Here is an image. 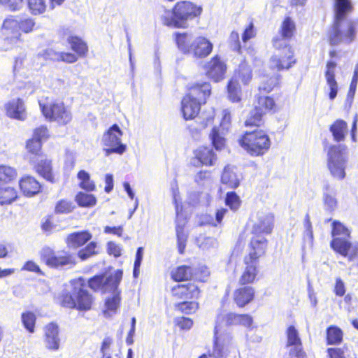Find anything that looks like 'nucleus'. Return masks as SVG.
Segmentation results:
<instances>
[{"label":"nucleus","mask_w":358,"mask_h":358,"mask_svg":"<svg viewBox=\"0 0 358 358\" xmlns=\"http://www.w3.org/2000/svg\"><path fill=\"white\" fill-rule=\"evenodd\" d=\"M123 270L117 269L113 273L106 271L99 273L86 280L78 277L71 281V291L62 290L57 296V303L62 308L87 313L93 309L95 296L87 289L102 294H113L105 299V313H115L121 302V291L119 286L123 278Z\"/></svg>","instance_id":"f257e3e1"},{"label":"nucleus","mask_w":358,"mask_h":358,"mask_svg":"<svg viewBox=\"0 0 358 358\" xmlns=\"http://www.w3.org/2000/svg\"><path fill=\"white\" fill-rule=\"evenodd\" d=\"M252 323V317L247 313L229 312L226 314H218L216 317L213 331V353L219 357H222L224 349L231 343V334L227 332H221L224 326H241L250 328Z\"/></svg>","instance_id":"f03ea898"},{"label":"nucleus","mask_w":358,"mask_h":358,"mask_svg":"<svg viewBox=\"0 0 358 358\" xmlns=\"http://www.w3.org/2000/svg\"><path fill=\"white\" fill-rule=\"evenodd\" d=\"M66 42L73 52H57L53 50H46L43 52L44 58L54 62L73 64L80 58H85L87 56L89 47L87 43L82 37L70 34L66 38Z\"/></svg>","instance_id":"7ed1b4c3"},{"label":"nucleus","mask_w":358,"mask_h":358,"mask_svg":"<svg viewBox=\"0 0 358 358\" xmlns=\"http://www.w3.org/2000/svg\"><path fill=\"white\" fill-rule=\"evenodd\" d=\"M202 7L187 0L176 2L171 8V16L164 15L162 21L164 25L174 28H186L187 22L199 17Z\"/></svg>","instance_id":"20e7f679"},{"label":"nucleus","mask_w":358,"mask_h":358,"mask_svg":"<svg viewBox=\"0 0 358 358\" xmlns=\"http://www.w3.org/2000/svg\"><path fill=\"white\" fill-rule=\"evenodd\" d=\"M281 76L279 73L267 76L258 87V93L255 95L254 106L266 115H272L279 110V105L273 96L266 94L280 85Z\"/></svg>","instance_id":"39448f33"},{"label":"nucleus","mask_w":358,"mask_h":358,"mask_svg":"<svg viewBox=\"0 0 358 358\" xmlns=\"http://www.w3.org/2000/svg\"><path fill=\"white\" fill-rule=\"evenodd\" d=\"M238 143L250 156L257 157L268 152L271 140L265 130L258 129L244 131L239 136Z\"/></svg>","instance_id":"423d86ee"},{"label":"nucleus","mask_w":358,"mask_h":358,"mask_svg":"<svg viewBox=\"0 0 358 358\" xmlns=\"http://www.w3.org/2000/svg\"><path fill=\"white\" fill-rule=\"evenodd\" d=\"M36 29V22L31 17H22L9 15L3 21L1 34L3 41L8 45L16 44L21 40V32L29 34Z\"/></svg>","instance_id":"0eeeda50"},{"label":"nucleus","mask_w":358,"mask_h":358,"mask_svg":"<svg viewBox=\"0 0 358 358\" xmlns=\"http://www.w3.org/2000/svg\"><path fill=\"white\" fill-rule=\"evenodd\" d=\"M281 39L273 38L272 44L278 51L269 59V69L272 71H288L297 63L293 47L287 43H281Z\"/></svg>","instance_id":"6e6552de"},{"label":"nucleus","mask_w":358,"mask_h":358,"mask_svg":"<svg viewBox=\"0 0 358 358\" xmlns=\"http://www.w3.org/2000/svg\"><path fill=\"white\" fill-rule=\"evenodd\" d=\"M42 115L46 120L56 122L59 126H65L72 120V114L69 107L59 99L45 97L39 101Z\"/></svg>","instance_id":"1a4fd4ad"},{"label":"nucleus","mask_w":358,"mask_h":358,"mask_svg":"<svg viewBox=\"0 0 358 358\" xmlns=\"http://www.w3.org/2000/svg\"><path fill=\"white\" fill-rule=\"evenodd\" d=\"M39 258L48 268L55 269L71 268L76 264L73 253L65 250L55 251L49 246H44L40 250Z\"/></svg>","instance_id":"9d476101"},{"label":"nucleus","mask_w":358,"mask_h":358,"mask_svg":"<svg viewBox=\"0 0 358 358\" xmlns=\"http://www.w3.org/2000/svg\"><path fill=\"white\" fill-rule=\"evenodd\" d=\"M356 35L357 27L353 20L334 21L331 30L328 35V41L331 46L341 43L350 44L355 40Z\"/></svg>","instance_id":"9b49d317"},{"label":"nucleus","mask_w":358,"mask_h":358,"mask_svg":"<svg viewBox=\"0 0 358 358\" xmlns=\"http://www.w3.org/2000/svg\"><path fill=\"white\" fill-rule=\"evenodd\" d=\"M210 275L207 267L201 266L194 268L191 265H179L173 268L170 272L171 279L176 282L198 281L205 282Z\"/></svg>","instance_id":"f8f14e48"},{"label":"nucleus","mask_w":358,"mask_h":358,"mask_svg":"<svg viewBox=\"0 0 358 358\" xmlns=\"http://www.w3.org/2000/svg\"><path fill=\"white\" fill-rule=\"evenodd\" d=\"M347 147L345 145H332L327 153V167L333 177L343 180L345 177V154Z\"/></svg>","instance_id":"ddd939ff"},{"label":"nucleus","mask_w":358,"mask_h":358,"mask_svg":"<svg viewBox=\"0 0 358 358\" xmlns=\"http://www.w3.org/2000/svg\"><path fill=\"white\" fill-rule=\"evenodd\" d=\"M123 132L117 124H113L103 134L102 138L106 156L111 154L122 155L127 150V145L121 143Z\"/></svg>","instance_id":"4468645a"},{"label":"nucleus","mask_w":358,"mask_h":358,"mask_svg":"<svg viewBox=\"0 0 358 358\" xmlns=\"http://www.w3.org/2000/svg\"><path fill=\"white\" fill-rule=\"evenodd\" d=\"M194 282L178 283L171 288V295L177 301L199 299L201 295L200 287Z\"/></svg>","instance_id":"2eb2a0df"},{"label":"nucleus","mask_w":358,"mask_h":358,"mask_svg":"<svg viewBox=\"0 0 358 358\" xmlns=\"http://www.w3.org/2000/svg\"><path fill=\"white\" fill-rule=\"evenodd\" d=\"M203 69L207 78L218 83L224 78L227 66L221 56L215 55L206 62Z\"/></svg>","instance_id":"dca6fc26"},{"label":"nucleus","mask_w":358,"mask_h":358,"mask_svg":"<svg viewBox=\"0 0 358 358\" xmlns=\"http://www.w3.org/2000/svg\"><path fill=\"white\" fill-rule=\"evenodd\" d=\"M36 173L50 183H55L58 180L57 173L53 170L52 162L50 159L41 158L40 159L31 157L29 161Z\"/></svg>","instance_id":"f3484780"},{"label":"nucleus","mask_w":358,"mask_h":358,"mask_svg":"<svg viewBox=\"0 0 358 358\" xmlns=\"http://www.w3.org/2000/svg\"><path fill=\"white\" fill-rule=\"evenodd\" d=\"M211 90L210 83L197 82L187 86L183 96L205 105L211 94Z\"/></svg>","instance_id":"a211bd4d"},{"label":"nucleus","mask_w":358,"mask_h":358,"mask_svg":"<svg viewBox=\"0 0 358 358\" xmlns=\"http://www.w3.org/2000/svg\"><path fill=\"white\" fill-rule=\"evenodd\" d=\"M268 241L265 237L252 236L248 243V252L243 259L259 264L261 257H264L268 248Z\"/></svg>","instance_id":"6ab92c4d"},{"label":"nucleus","mask_w":358,"mask_h":358,"mask_svg":"<svg viewBox=\"0 0 358 358\" xmlns=\"http://www.w3.org/2000/svg\"><path fill=\"white\" fill-rule=\"evenodd\" d=\"M287 347H292L289 351L290 358H307V355L303 349L301 340L296 327L290 325L286 330Z\"/></svg>","instance_id":"aec40b11"},{"label":"nucleus","mask_w":358,"mask_h":358,"mask_svg":"<svg viewBox=\"0 0 358 358\" xmlns=\"http://www.w3.org/2000/svg\"><path fill=\"white\" fill-rule=\"evenodd\" d=\"M3 109L6 117L11 120L24 121L27 118V110L25 101L20 97L6 102Z\"/></svg>","instance_id":"412c9836"},{"label":"nucleus","mask_w":358,"mask_h":358,"mask_svg":"<svg viewBox=\"0 0 358 358\" xmlns=\"http://www.w3.org/2000/svg\"><path fill=\"white\" fill-rule=\"evenodd\" d=\"M333 250L343 257L353 265L358 266V243L351 242L350 240L343 241L338 240L334 242Z\"/></svg>","instance_id":"4be33fe9"},{"label":"nucleus","mask_w":358,"mask_h":358,"mask_svg":"<svg viewBox=\"0 0 358 358\" xmlns=\"http://www.w3.org/2000/svg\"><path fill=\"white\" fill-rule=\"evenodd\" d=\"M193 160L196 166H213L216 164L217 156L209 145H200L193 151Z\"/></svg>","instance_id":"5701e85b"},{"label":"nucleus","mask_w":358,"mask_h":358,"mask_svg":"<svg viewBox=\"0 0 358 358\" xmlns=\"http://www.w3.org/2000/svg\"><path fill=\"white\" fill-rule=\"evenodd\" d=\"M43 339L46 348L50 351H57L60 348L59 327L51 322L43 327Z\"/></svg>","instance_id":"b1692460"},{"label":"nucleus","mask_w":358,"mask_h":358,"mask_svg":"<svg viewBox=\"0 0 358 358\" xmlns=\"http://www.w3.org/2000/svg\"><path fill=\"white\" fill-rule=\"evenodd\" d=\"M244 268L238 278L240 285H250L259 280V264L243 259Z\"/></svg>","instance_id":"393cba45"},{"label":"nucleus","mask_w":358,"mask_h":358,"mask_svg":"<svg viewBox=\"0 0 358 358\" xmlns=\"http://www.w3.org/2000/svg\"><path fill=\"white\" fill-rule=\"evenodd\" d=\"M275 217L271 213L264 214L258 222L252 226L251 234L253 236L264 237L272 233L274 228Z\"/></svg>","instance_id":"a878e982"},{"label":"nucleus","mask_w":358,"mask_h":358,"mask_svg":"<svg viewBox=\"0 0 358 358\" xmlns=\"http://www.w3.org/2000/svg\"><path fill=\"white\" fill-rule=\"evenodd\" d=\"M255 293L254 287L249 285H241L234 290L233 301L238 308H243L254 301Z\"/></svg>","instance_id":"bb28decb"},{"label":"nucleus","mask_w":358,"mask_h":358,"mask_svg":"<svg viewBox=\"0 0 358 358\" xmlns=\"http://www.w3.org/2000/svg\"><path fill=\"white\" fill-rule=\"evenodd\" d=\"M19 187L22 194L27 197L34 196L43 192V185L34 176L25 175L19 180Z\"/></svg>","instance_id":"cd10ccee"},{"label":"nucleus","mask_w":358,"mask_h":358,"mask_svg":"<svg viewBox=\"0 0 358 358\" xmlns=\"http://www.w3.org/2000/svg\"><path fill=\"white\" fill-rule=\"evenodd\" d=\"M213 49V45L208 39L199 36L192 43L191 54L196 58L203 59L210 55Z\"/></svg>","instance_id":"c85d7f7f"},{"label":"nucleus","mask_w":358,"mask_h":358,"mask_svg":"<svg viewBox=\"0 0 358 358\" xmlns=\"http://www.w3.org/2000/svg\"><path fill=\"white\" fill-rule=\"evenodd\" d=\"M203 105L201 103L183 96L180 102V112L183 119L185 120L195 119L200 113Z\"/></svg>","instance_id":"c756f323"},{"label":"nucleus","mask_w":358,"mask_h":358,"mask_svg":"<svg viewBox=\"0 0 358 358\" xmlns=\"http://www.w3.org/2000/svg\"><path fill=\"white\" fill-rule=\"evenodd\" d=\"M296 24L294 20L289 16L283 18L279 27V36H275L281 39V43H286L293 39L296 34Z\"/></svg>","instance_id":"7c9ffc66"},{"label":"nucleus","mask_w":358,"mask_h":358,"mask_svg":"<svg viewBox=\"0 0 358 358\" xmlns=\"http://www.w3.org/2000/svg\"><path fill=\"white\" fill-rule=\"evenodd\" d=\"M221 182L228 189H236L241 183V178L236 172V168L231 165L224 167L221 175Z\"/></svg>","instance_id":"2f4dec72"},{"label":"nucleus","mask_w":358,"mask_h":358,"mask_svg":"<svg viewBox=\"0 0 358 358\" xmlns=\"http://www.w3.org/2000/svg\"><path fill=\"white\" fill-rule=\"evenodd\" d=\"M336 63L335 62L328 61L326 64L324 76L327 83L329 87V98L331 100H333L336 97L338 91V85L336 80Z\"/></svg>","instance_id":"473e14b6"},{"label":"nucleus","mask_w":358,"mask_h":358,"mask_svg":"<svg viewBox=\"0 0 358 358\" xmlns=\"http://www.w3.org/2000/svg\"><path fill=\"white\" fill-rule=\"evenodd\" d=\"M334 21L344 20L354 10L351 0H334L333 4Z\"/></svg>","instance_id":"72a5a7b5"},{"label":"nucleus","mask_w":358,"mask_h":358,"mask_svg":"<svg viewBox=\"0 0 358 358\" xmlns=\"http://www.w3.org/2000/svg\"><path fill=\"white\" fill-rule=\"evenodd\" d=\"M351 231L342 222L338 220H334L331 222V235L332 239L330 242V247L334 249V242L338 240L347 241L350 238Z\"/></svg>","instance_id":"f704fd0d"},{"label":"nucleus","mask_w":358,"mask_h":358,"mask_svg":"<svg viewBox=\"0 0 358 358\" xmlns=\"http://www.w3.org/2000/svg\"><path fill=\"white\" fill-rule=\"evenodd\" d=\"M92 238V233L88 230L74 231L66 238V243L73 248H80L88 243Z\"/></svg>","instance_id":"c9c22d12"},{"label":"nucleus","mask_w":358,"mask_h":358,"mask_svg":"<svg viewBox=\"0 0 358 358\" xmlns=\"http://www.w3.org/2000/svg\"><path fill=\"white\" fill-rule=\"evenodd\" d=\"M329 131L336 142L344 141L348 132V123L342 119H337L330 125Z\"/></svg>","instance_id":"e433bc0d"},{"label":"nucleus","mask_w":358,"mask_h":358,"mask_svg":"<svg viewBox=\"0 0 358 358\" xmlns=\"http://www.w3.org/2000/svg\"><path fill=\"white\" fill-rule=\"evenodd\" d=\"M227 97L231 103H241L242 101L241 86L237 79L231 78L226 86Z\"/></svg>","instance_id":"4c0bfd02"},{"label":"nucleus","mask_w":358,"mask_h":358,"mask_svg":"<svg viewBox=\"0 0 358 358\" xmlns=\"http://www.w3.org/2000/svg\"><path fill=\"white\" fill-rule=\"evenodd\" d=\"M197 300L198 299H192L177 301L174 304V308L178 313L182 315H194L200 308V303Z\"/></svg>","instance_id":"58836bf2"},{"label":"nucleus","mask_w":358,"mask_h":358,"mask_svg":"<svg viewBox=\"0 0 358 358\" xmlns=\"http://www.w3.org/2000/svg\"><path fill=\"white\" fill-rule=\"evenodd\" d=\"M265 115H266L262 111L256 109L254 106L253 108L249 112L244 121V126L248 128H259L264 124L265 122L264 117Z\"/></svg>","instance_id":"ea45409f"},{"label":"nucleus","mask_w":358,"mask_h":358,"mask_svg":"<svg viewBox=\"0 0 358 358\" xmlns=\"http://www.w3.org/2000/svg\"><path fill=\"white\" fill-rule=\"evenodd\" d=\"M343 341V331L336 325H331L326 329V343L327 345H338Z\"/></svg>","instance_id":"a19ab883"},{"label":"nucleus","mask_w":358,"mask_h":358,"mask_svg":"<svg viewBox=\"0 0 358 358\" xmlns=\"http://www.w3.org/2000/svg\"><path fill=\"white\" fill-rule=\"evenodd\" d=\"M174 41L178 50L184 55H189L192 51V43H189V35L187 32L174 34Z\"/></svg>","instance_id":"79ce46f5"},{"label":"nucleus","mask_w":358,"mask_h":358,"mask_svg":"<svg viewBox=\"0 0 358 358\" xmlns=\"http://www.w3.org/2000/svg\"><path fill=\"white\" fill-rule=\"evenodd\" d=\"M37 317L31 310H26L21 314V322L24 329L30 334L36 332Z\"/></svg>","instance_id":"37998d69"},{"label":"nucleus","mask_w":358,"mask_h":358,"mask_svg":"<svg viewBox=\"0 0 358 358\" xmlns=\"http://www.w3.org/2000/svg\"><path fill=\"white\" fill-rule=\"evenodd\" d=\"M75 201L78 206L82 208H92L97 203L96 197L87 192H78L75 196Z\"/></svg>","instance_id":"c03bdc74"},{"label":"nucleus","mask_w":358,"mask_h":358,"mask_svg":"<svg viewBox=\"0 0 358 358\" xmlns=\"http://www.w3.org/2000/svg\"><path fill=\"white\" fill-rule=\"evenodd\" d=\"M77 178L79 180L78 186L87 192H92L96 190L95 182L91 180L90 175L85 170H80L77 173Z\"/></svg>","instance_id":"a18cd8bd"},{"label":"nucleus","mask_w":358,"mask_h":358,"mask_svg":"<svg viewBox=\"0 0 358 358\" xmlns=\"http://www.w3.org/2000/svg\"><path fill=\"white\" fill-rule=\"evenodd\" d=\"M99 254V247L95 241L89 242L78 251L77 255L81 261H85Z\"/></svg>","instance_id":"49530a36"},{"label":"nucleus","mask_w":358,"mask_h":358,"mask_svg":"<svg viewBox=\"0 0 358 358\" xmlns=\"http://www.w3.org/2000/svg\"><path fill=\"white\" fill-rule=\"evenodd\" d=\"M18 199V193L15 187H0V205H8Z\"/></svg>","instance_id":"de8ad7c7"},{"label":"nucleus","mask_w":358,"mask_h":358,"mask_svg":"<svg viewBox=\"0 0 358 358\" xmlns=\"http://www.w3.org/2000/svg\"><path fill=\"white\" fill-rule=\"evenodd\" d=\"M17 176V170L8 165H0V185L11 182Z\"/></svg>","instance_id":"09e8293b"},{"label":"nucleus","mask_w":358,"mask_h":358,"mask_svg":"<svg viewBox=\"0 0 358 358\" xmlns=\"http://www.w3.org/2000/svg\"><path fill=\"white\" fill-rule=\"evenodd\" d=\"M209 139L212 146L216 150H222L226 146V138L220 134L217 127H213L209 134Z\"/></svg>","instance_id":"8fccbe9b"},{"label":"nucleus","mask_w":358,"mask_h":358,"mask_svg":"<svg viewBox=\"0 0 358 358\" xmlns=\"http://www.w3.org/2000/svg\"><path fill=\"white\" fill-rule=\"evenodd\" d=\"M27 152L31 155L34 159L36 157H41L43 155V143L35 138H29L25 143Z\"/></svg>","instance_id":"3c124183"},{"label":"nucleus","mask_w":358,"mask_h":358,"mask_svg":"<svg viewBox=\"0 0 358 358\" xmlns=\"http://www.w3.org/2000/svg\"><path fill=\"white\" fill-rule=\"evenodd\" d=\"M76 208L73 202L68 199H62L57 201L55 206L54 212L55 214H69Z\"/></svg>","instance_id":"603ef678"},{"label":"nucleus","mask_w":358,"mask_h":358,"mask_svg":"<svg viewBox=\"0 0 358 358\" xmlns=\"http://www.w3.org/2000/svg\"><path fill=\"white\" fill-rule=\"evenodd\" d=\"M27 5L33 15H41L47 9L46 0H27Z\"/></svg>","instance_id":"864d4df0"},{"label":"nucleus","mask_w":358,"mask_h":358,"mask_svg":"<svg viewBox=\"0 0 358 358\" xmlns=\"http://www.w3.org/2000/svg\"><path fill=\"white\" fill-rule=\"evenodd\" d=\"M224 203L231 210L236 212L241 208L242 201L241 197L234 191H231L227 192Z\"/></svg>","instance_id":"5fc2aeb1"},{"label":"nucleus","mask_w":358,"mask_h":358,"mask_svg":"<svg viewBox=\"0 0 358 358\" xmlns=\"http://www.w3.org/2000/svg\"><path fill=\"white\" fill-rule=\"evenodd\" d=\"M174 326L180 331H187L190 330L194 325V320L185 315L176 317L173 320Z\"/></svg>","instance_id":"6e6d98bb"},{"label":"nucleus","mask_w":358,"mask_h":358,"mask_svg":"<svg viewBox=\"0 0 358 358\" xmlns=\"http://www.w3.org/2000/svg\"><path fill=\"white\" fill-rule=\"evenodd\" d=\"M228 44L231 50L238 54H242V45L238 31H232L230 33L228 38Z\"/></svg>","instance_id":"4d7b16f0"},{"label":"nucleus","mask_w":358,"mask_h":358,"mask_svg":"<svg viewBox=\"0 0 358 358\" xmlns=\"http://www.w3.org/2000/svg\"><path fill=\"white\" fill-rule=\"evenodd\" d=\"M49 137L50 134L48 127L46 125H41L33 130L32 136L31 138L43 143V141L47 140Z\"/></svg>","instance_id":"13d9d810"},{"label":"nucleus","mask_w":358,"mask_h":358,"mask_svg":"<svg viewBox=\"0 0 358 358\" xmlns=\"http://www.w3.org/2000/svg\"><path fill=\"white\" fill-rule=\"evenodd\" d=\"M24 0H0V5L8 10L15 12L20 10L23 6Z\"/></svg>","instance_id":"bf43d9fd"},{"label":"nucleus","mask_w":358,"mask_h":358,"mask_svg":"<svg viewBox=\"0 0 358 358\" xmlns=\"http://www.w3.org/2000/svg\"><path fill=\"white\" fill-rule=\"evenodd\" d=\"M228 213V210L226 208H220L216 210L215 213V220L212 219L209 221V224L212 227H217L222 224L224 217Z\"/></svg>","instance_id":"052dcab7"},{"label":"nucleus","mask_w":358,"mask_h":358,"mask_svg":"<svg viewBox=\"0 0 358 358\" xmlns=\"http://www.w3.org/2000/svg\"><path fill=\"white\" fill-rule=\"evenodd\" d=\"M55 227V224L52 215H46L41 221V228L43 232L50 234Z\"/></svg>","instance_id":"680f3d73"},{"label":"nucleus","mask_w":358,"mask_h":358,"mask_svg":"<svg viewBox=\"0 0 358 358\" xmlns=\"http://www.w3.org/2000/svg\"><path fill=\"white\" fill-rule=\"evenodd\" d=\"M107 252L110 256L117 258L122 255V247L113 241H109L106 245Z\"/></svg>","instance_id":"e2e57ef3"},{"label":"nucleus","mask_w":358,"mask_h":358,"mask_svg":"<svg viewBox=\"0 0 358 358\" xmlns=\"http://www.w3.org/2000/svg\"><path fill=\"white\" fill-rule=\"evenodd\" d=\"M256 36V30L252 22H250L245 28L241 39L243 43L248 42L249 40L254 38Z\"/></svg>","instance_id":"0e129e2a"},{"label":"nucleus","mask_w":358,"mask_h":358,"mask_svg":"<svg viewBox=\"0 0 358 358\" xmlns=\"http://www.w3.org/2000/svg\"><path fill=\"white\" fill-rule=\"evenodd\" d=\"M22 271H27L29 272H33L37 274H39L41 275H43L44 273L40 268L39 266L34 261L32 260H28L27 261L23 266L22 267Z\"/></svg>","instance_id":"69168bd1"},{"label":"nucleus","mask_w":358,"mask_h":358,"mask_svg":"<svg viewBox=\"0 0 358 358\" xmlns=\"http://www.w3.org/2000/svg\"><path fill=\"white\" fill-rule=\"evenodd\" d=\"M323 201L326 208L329 211H334L337 206V201L334 196L326 193L323 196Z\"/></svg>","instance_id":"338daca9"},{"label":"nucleus","mask_w":358,"mask_h":358,"mask_svg":"<svg viewBox=\"0 0 358 358\" xmlns=\"http://www.w3.org/2000/svg\"><path fill=\"white\" fill-rule=\"evenodd\" d=\"M211 178V171L208 170H201L194 176V182L197 184H203Z\"/></svg>","instance_id":"774afa93"}]
</instances>
